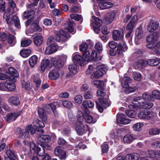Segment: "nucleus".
Listing matches in <instances>:
<instances>
[{"instance_id": "1", "label": "nucleus", "mask_w": 160, "mask_h": 160, "mask_svg": "<svg viewBox=\"0 0 160 160\" xmlns=\"http://www.w3.org/2000/svg\"><path fill=\"white\" fill-rule=\"evenodd\" d=\"M151 96L147 92H145L142 95V97L138 96L134 97L132 102V105H130L129 107L132 108L134 106L141 108L150 109L153 106L152 103L147 102L150 100Z\"/></svg>"}, {"instance_id": "2", "label": "nucleus", "mask_w": 160, "mask_h": 160, "mask_svg": "<svg viewBox=\"0 0 160 160\" xmlns=\"http://www.w3.org/2000/svg\"><path fill=\"white\" fill-rule=\"evenodd\" d=\"M12 13H11L9 10L7 11L4 13L3 18L7 22V24L11 25L14 23V25L17 28H21L20 21L18 17L16 15H14L10 19V15Z\"/></svg>"}, {"instance_id": "3", "label": "nucleus", "mask_w": 160, "mask_h": 160, "mask_svg": "<svg viewBox=\"0 0 160 160\" xmlns=\"http://www.w3.org/2000/svg\"><path fill=\"white\" fill-rule=\"evenodd\" d=\"M97 95L98 97V100L100 103L105 108L110 106V104L108 102L107 99L108 98V95L103 90H99L97 91Z\"/></svg>"}, {"instance_id": "4", "label": "nucleus", "mask_w": 160, "mask_h": 160, "mask_svg": "<svg viewBox=\"0 0 160 160\" xmlns=\"http://www.w3.org/2000/svg\"><path fill=\"white\" fill-rule=\"evenodd\" d=\"M67 56L66 55H61L58 59L55 58H51V62L56 68H61L64 65V62L67 59Z\"/></svg>"}, {"instance_id": "5", "label": "nucleus", "mask_w": 160, "mask_h": 160, "mask_svg": "<svg viewBox=\"0 0 160 160\" xmlns=\"http://www.w3.org/2000/svg\"><path fill=\"white\" fill-rule=\"evenodd\" d=\"M83 118L82 117H78V121L75 125V128L78 134L81 135L84 133V126L82 122Z\"/></svg>"}, {"instance_id": "6", "label": "nucleus", "mask_w": 160, "mask_h": 160, "mask_svg": "<svg viewBox=\"0 0 160 160\" xmlns=\"http://www.w3.org/2000/svg\"><path fill=\"white\" fill-rule=\"evenodd\" d=\"M69 34L64 32L63 30H60L59 33L56 34L54 39L58 42H64L67 40V38L69 37Z\"/></svg>"}, {"instance_id": "7", "label": "nucleus", "mask_w": 160, "mask_h": 160, "mask_svg": "<svg viewBox=\"0 0 160 160\" xmlns=\"http://www.w3.org/2000/svg\"><path fill=\"white\" fill-rule=\"evenodd\" d=\"M15 81L14 78H9V79L5 82V86L6 88L10 91H14L16 88L15 84L13 83Z\"/></svg>"}, {"instance_id": "8", "label": "nucleus", "mask_w": 160, "mask_h": 160, "mask_svg": "<svg viewBox=\"0 0 160 160\" xmlns=\"http://www.w3.org/2000/svg\"><path fill=\"white\" fill-rule=\"evenodd\" d=\"M117 122L118 123L127 124L130 123L131 120L126 118L124 114L121 113L117 115Z\"/></svg>"}, {"instance_id": "9", "label": "nucleus", "mask_w": 160, "mask_h": 160, "mask_svg": "<svg viewBox=\"0 0 160 160\" xmlns=\"http://www.w3.org/2000/svg\"><path fill=\"white\" fill-rule=\"evenodd\" d=\"M54 66L53 62H51V59L50 61L48 59H45L43 60L41 63L40 68L43 72H44L46 68H50L52 66Z\"/></svg>"}, {"instance_id": "10", "label": "nucleus", "mask_w": 160, "mask_h": 160, "mask_svg": "<svg viewBox=\"0 0 160 160\" xmlns=\"http://www.w3.org/2000/svg\"><path fill=\"white\" fill-rule=\"evenodd\" d=\"M54 154L61 160H65L66 158V153L65 151L62 150L60 147H57L54 150Z\"/></svg>"}, {"instance_id": "11", "label": "nucleus", "mask_w": 160, "mask_h": 160, "mask_svg": "<svg viewBox=\"0 0 160 160\" xmlns=\"http://www.w3.org/2000/svg\"><path fill=\"white\" fill-rule=\"evenodd\" d=\"M22 111L20 110L17 113H11L8 114L5 118V120L7 122H9L10 121H14L22 113Z\"/></svg>"}, {"instance_id": "12", "label": "nucleus", "mask_w": 160, "mask_h": 160, "mask_svg": "<svg viewBox=\"0 0 160 160\" xmlns=\"http://www.w3.org/2000/svg\"><path fill=\"white\" fill-rule=\"evenodd\" d=\"M33 41L34 44L36 46H39L42 45L43 42L42 36L39 33L33 35Z\"/></svg>"}, {"instance_id": "13", "label": "nucleus", "mask_w": 160, "mask_h": 160, "mask_svg": "<svg viewBox=\"0 0 160 160\" xmlns=\"http://www.w3.org/2000/svg\"><path fill=\"white\" fill-rule=\"evenodd\" d=\"M58 46L55 44H51L46 48L45 51L46 54L49 55L55 52L58 49Z\"/></svg>"}, {"instance_id": "14", "label": "nucleus", "mask_w": 160, "mask_h": 160, "mask_svg": "<svg viewBox=\"0 0 160 160\" xmlns=\"http://www.w3.org/2000/svg\"><path fill=\"white\" fill-rule=\"evenodd\" d=\"M97 1L99 3V7L101 9L109 8L112 6V3L106 1V0H104L103 1L97 0Z\"/></svg>"}, {"instance_id": "15", "label": "nucleus", "mask_w": 160, "mask_h": 160, "mask_svg": "<svg viewBox=\"0 0 160 160\" xmlns=\"http://www.w3.org/2000/svg\"><path fill=\"white\" fill-rule=\"evenodd\" d=\"M93 102L90 100L83 101L82 104V108L85 112L88 111V108H92L94 106Z\"/></svg>"}, {"instance_id": "16", "label": "nucleus", "mask_w": 160, "mask_h": 160, "mask_svg": "<svg viewBox=\"0 0 160 160\" xmlns=\"http://www.w3.org/2000/svg\"><path fill=\"white\" fill-rule=\"evenodd\" d=\"M122 31L121 29L120 30H114L113 32L112 38L115 40H122L123 37Z\"/></svg>"}, {"instance_id": "17", "label": "nucleus", "mask_w": 160, "mask_h": 160, "mask_svg": "<svg viewBox=\"0 0 160 160\" xmlns=\"http://www.w3.org/2000/svg\"><path fill=\"white\" fill-rule=\"evenodd\" d=\"M142 29V27L140 26L136 30V38L135 39V41L136 43L137 42L138 40H141L144 37Z\"/></svg>"}, {"instance_id": "18", "label": "nucleus", "mask_w": 160, "mask_h": 160, "mask_svg": "<svg viewBox=\"0 0 160 160\" xmlns=\"http://www.w3.org/2000/svg\"><path fill=\"white\" fill-rule=\"evenodd\" d=\"M87 58L83 56L82 58L81 56L78 54H76L73 56V60L74 63L76 64H79L80 65L82 64L83 62L87 60Z\"/></svg>"}, {"instance_id": "19", "label": "nucleus", "mask_w": 160, "mask_h": 160, "mask_svg": "<svg viewBox=\"0 0 160 160\" xmlns=\"http://www.w3.org/2000/svg\"><path fill=\"white\" fill-rule=\"evenodd\" d=\"M88 47V45L85 43L80 45L79 46L80 50L81 52L83 53V56L85 57V58L89 57V52L87 50Z\"/></svg>"}, {"instance_id": "20", "label": "nucleus", "mask_w": 160, "mask_h": 160, "mask_svg": "<svg viewBox=\"0 0 160 160\" xmlns=\"http://www.w3.org/2000/svg\"><path fill=\"white\" fill-rule=\"evenodd\" d=\"M59 73L57 70H51L49 73L48 77L51 80H56L59 78Z\"/></svg>"}, {"instance_id": "21", "label": "nucleus", "mask_w": 160, "mask_h": 160, "mask_svg": "<svg viewBox=\"0 0 160 160\" xmlns=\"http://www.w3.org/2000/svg\"><path fill=\"white\" fill-rule=\"evenodd\" d=\"M118 48L116 52L118 54L122 53V52H125L127 50L128 48L125 43L123 42L120 43L118 44Z\"/></svg>"}, {"instance_id": "22", "label": "nucleus", "mask_w": 160, "mask_h": 160, "mask_svg": "<svg viewBox=\"0 0 160 160\" xmlns=\"http://www.w3.org/2000/svg\"><path fill=\"white\" fill-rule=\"evenodd\" d=\"M85 112L86 113H84L83 114V116L82 117H83V118H84L86 122L88 123H95L96 122V121L94 120L92 117L88 114L89 112L88 111H86Z\"/></svg>"}, {"instance_id": "23", "label": "nucleus", "mask_w": 160, "mask_h": 160, "mask_svg": "<svg viewBox=\"0 0 160 160\" xmlns=\"http://www.w3.org/2000/svg\"><path fill=\"white\" fill-rule=\"evenodd\" d=\"M148 64L150 66H153L158 65L160 63V59L154 58L147 60Z\"/></svg>"}, {"instance_id": "24", "label": "nucleus", "mask_w": 160, "mask_h": 160, "mask_svg": "<svg viewBox=\"0 0 160 160\" xmlns=\"http://www.w3.org/2000/svg\"><path fill=\"white\" fill-rule=\"evenodd\" d=\"M158 23L155 22H152L148 26L147 28V31L149 32H152L156 30L158 27Z\"/></svg>"}, {"instance_id": "25", "label": "nucleus", "mask_w": 160, "mask_h": 160, "mask_svg": "<svg viewBox=\"0 0 160 160\" xmlns=\"http://www.w3.org/2000/svg\"><path fill=\"white\" fill-rule=\"evenodd\" d=\"M132 82L131 79L128 77L124 75L122 80V85L124 88H127L129 86V84Z\"/></svg>"}, {"instance_id": "26", "label": "nucleus", "mask_w": 160, "mask_h": 160, "mask_svg": "<svg viewBox=\"0 0 160 160\" xmlns=\"http://www.w3.org/2000/svg\"><path fill=\"white\" fill-rule=\"evenodd\" d=\"M7 73L11 76V77L9 78H18L19 76V74L17 71L12 67L8 68Z\"/></svg>"}, {"instance_id": "27", "label": "nucleus", "mask_w": 160, "mask_h": 160, "mask_svg": "<svg viewBox=\"0 0 160 160\" xmlns=\"http://www.w3.org/2000/svg\"><path fill=\"white\" fill-rule=\"evenodd\" d=\"M8 101L9 103L15 106H17L20 104L19 98L16 96H12L8 98Z\"/></svg>"}, {"instance_id": "28", "label": "nucleus", "mask_w": 160, "mask_h": 160, "mask_svg": "<svg viewBox=\"0 0 160 160\" xmlns=\"http://www.w3.org/2000/svg\"><path fill=\"white\" fill-rule=\"evenodd\" d=\"M157 33L154 32L148 35L146 38V40L148 42H155V41L157 40Z\"/></svg>"}, {"instance_id": "29", "label": "nucleus", "mask_w": 160, "mask_h": 160, "mask_svg": "<svg viewBox=\"0 0 160 160\" xmlns=\"http://www.w3.org/2000/svg\"><path fill=\"white\" fill-rule=\"evenodd\" d=\"M40 118L43 121H45L47 119V115L42 108H40L38 110Z\"/></svg>"}, {"instance_id": "30", "label": "nucleus", "mask_w": 160, "mask_h": 160, "mask_svg": "<svg viewBox=\"0 0 160 160\" xmlns=\"http://www.w3.org/2000/svg\"><path fill=\"white\" fill-rule=\"evenodd\" d=\"M92 18L94 20L92 23L93 27H100L102 25V22L101 19L94 16H92Z\"/></svg>"}, {"instance_id": "31", "label": "nucleus", "mask_w": 160, "mask_h": 160, "mask_svg": "<svg viewBox=\"0 0 160 160\" xmlns=\"http://www.w3.org/2000/svg\"><path fill=\"white\" fill-rule=\"evenodd\" d=\"M38 140L41 143L49 142L51 140L50 136L48 135H42L38 138Z\"/></svg>"}, {"instance_id": "32", "label": "nucleus", "mask_w": 160, "mask_h": 160, "mask_svg": "<svg viewBox=\"0 0 160 160\" xmlns=\"http://www.w3.org/2000/svg\"><path fill=\"white\" fill-rule=\"evenodd\" d=\"M38 60V58L36 55H33L29 59V64L32 68L36 65Z\"/></svg>"}, {"instance_id": "33", "label": "nucleus", "mask_w": 160, "mask_h": 160, "mask_svg": "<svg viewBox=\"0 0 160 160\" xmlns=\"http://www.w3.org/2000/svg\"><path fill=\"white\" fill-rule=\"evenodd\" d=\"M130 110H127L126 111V113L128 117H131V118H134L135 116V113L134 112V111H135V109H140L141 108H137L136 107H134L132 108H130L128 106Z\"/></svg>"}, {"instance_id": "34", "label": "nucleus", "mask_w": 160, "mask_h": 160, "mask_svg": "<svg viewBox=\"0 0 160 160\" xmlns=\"http://www.w3.org/2000/svg\"><path fill=\"white\" fill-rule=\"evenodd\" d=\"M8 10H9L11 13H13L14 12V9L16 8V5L13 0H9L8 2Z\"/></svg>"}, {"instance_id": "35", "label": "nucleus", "mask_w": 160, "mask_h": 160, "mask_svg": "<svg viewBox=\"0 0 160 160\" xmlns=\"http://www.w3.org/2000/svg\"><path fill=\"white\" fill-rule=\"evenodd\" d=\"M104 73V72L98 70L94 72L91 75V77L92 79L99 78L103 76Z\"/></svg>"}, {"instance_id": "36", "label": "nucleus", "mask_w": 160, "mask_h": 160, "mask_svg": "<svg viewBox=\"0 0 160 160\" xmlns=\"http://www.w3.org/2000/svg\"><path fill=\"white\" fill-rule=\"evenodd\" d=\"M32 78L35 84L36 87L37 88L39 87L41 85V81L39 75L37 74L33 75L32 77Z\"/></svg>"}, {"instance_id": "37", "label": "nucleus", "mask_w": 160, "mask_h": 160, "mask_svg": "<svg viewBox=\"0 0 160 160\" xmlns=\"http://www.w3.org/2000/svg\"><path fill=\"white\" fill-rule=\"evenodd\" d=\"M148 64L147 61L144 60H140L134 64V66L135 68H143Z\"/></svg>"}, {"instance_id": "38", "label": "nucleus", "mask_w": 160, "mask_h": 160, "mask_svg": "<svg viewBox=\"0 0 160 160\" xmlns=\"http://www.w3.org/2000/svg\"><path fill=\"white\" fill-rule=\"evenodd\" d=\"M135 139V138L133 136L130 134H127L123 138V141L127 143H130L134 140Z\"/></svg>"}, {"instance_id": "39", "label": "nucleus", "mask_w": 160, "mask_h": 160, "mask_svg": "<svg viewBox=\"0 0 160 160\" xmlns=\"http://www.w3.org/2000/svg\"><path fill=\"white\" fill-rule=\"evenodd\" d=\"M75 26L73 22L71 20H69L68 25L66 27V29L70 32H72L74 31V27Z\"/></svg>"}, {"instance_id": "40", "label": "nucleus", "mask_w": 160, "mask_h": 160, "mask_svg": "<svg viewBox=\"0 0 160 160\" xmlns=\"http://www.w3.org/2000/svg\"><path fill=\"white\" fill-rule=\"evenodd\" d=\"M68 69L71 74H75L77 72V68L76 64H72L69 65Z\"/></svg>"}, {"instance_id": "41", "label": "nucleus", "mask_w": 160, "mask_h": 160, "mask_svg": "<svg viewBox=\"0 0 160 160\" xmlns=\"http://www.w3.org/2000/svg\"><path fill=\"white\" fill-rule=\"evenodd\" d=\"M31 50L30 49H22L20 52L21 56L23 58L28 57L31 53Z\"/></svg>"}, {"instance_id": "42", "label": "nucleus", "mask_w": 160, "mask_h": 160, "mask_svg": "<svg viewBox=\"0 0 160 160\" xmlns=\"http://www.w3.org/2000/svg\"><path fill=\"white\" fill-rule=\"evenodd\" d=\"M35 12L33 10H28L24 12L23 16L25 18H31L34 16Z\"/></svg>"}, {"instance_id": "43", "label": "nucleus", "mask_w": 160, "mask_h": 160, "mask_svg": "<svg viewBox=\"0 0 160 160\" xmlns=\"http://www.w3.org/2000/svg\"><path fill=\"white\" fill-rule=\"evenodd\" d=\"M156 115V113L151 110H147L145 119L149 120L152 118Z\"/></svg>"}, {"instance_id": "44", "label": "nucleus", "mask_w": 160, "mask_h": 160, "mask_svg": "<svg viewBox=\"0 0 160 160\" xmlns=\"http://www.w3.org/2000/svg\"><path fill=\"white\" fill-rule=\"evenodd\" d=\"M32 42V40L30 39L23 40L21 41V45L22 47H26L30 45Z\"/></svg>"}, {"instance_id": "45", "label": "nucleus", "mask_w": 160, "mask_h": 160, "mask_svg": "<svg viewBox=\"0 0 160 160\" xmlns=\"http://www.w3.org/2000/svg\"><path fill=\"white\" fill-rule=\"evenodd\" d=\"M92 85L97 87L98 88H102L104 84L103 81L99 80L93 81L92 82Z\"/></svg>"}, {"instance_id": "46", "label": "nucleus", "mask_w": 160, "mask_h": 160, "mask_svg": "<svg viewBox=\"0 0 160 160\" xmlns=\"http://www.w3.org/2000/svg\"><path fill=\"white\" fill-rule=\"evenodd\" d=\"M154 52L156 54H160V41L157 43H155L154 47Z\"/></svg>"}, {"instance_id": "47", "label": "nucleus", "mask_w": 160, "mask_h": 160, "mask_svg": "<svg viewBox=\"0 0 160 160\" xmlns=\"http://www.w3.org/2000/svg\"><path fill=\"white\" fill-rule=\"evenodd\" d=\"M143 126L142 123H137L135 124L133 127V130L136 131H140L141 130V128Z\"/></svg>"}, {"instance_id": "48", "label": "nucleus", "mask_w": 160, "mask_h": 160, "mask_svg": "<svg viewBox=\"0 0 160 160\" xmlns=\"http://www.w3.org/2000/svg\"><path fill=\"white\" fill-rule=\"evenodd\" d=\"M132 77L135 80L137 81H140L142 78L141 74L136 72H134L133 73Z\"/></svg>"}, {"instance_id": "49", "label": "nucleus", "mask_w": 160, "mask_h": 160, "mask_svg": "<svg viewBox=\"0 0 160 160\" xmlns=\"http://www.w3.org/2000/svg\"><path fill=\"white\" fill-rule=\"evenodd\" d=\"M152 97L157 99L160 100V92L155 90L153 91L152 92Z\"/></svg>"}, {"instance_id": "50", "label": "nucleus", "mask_w": 160, "mask_h": 160, "mask_svg": "<svg viewBox=\"0 0 160 160\" xmlns=\"http://www.w3.org/2000/svg\"><path fill=\"white\" fill-rule=\"evenodd\" d=\"M22 87L25 90L29 91L31 89L29 83L28 82H26L23 81L22 82Z\"/></svg>"}, {"instance_id": "51", "label": "nucleus", "mask_w": 160, "mask_h": 160, "mask_svg": "<svg viewBox=\"0 0 160 160\" xmlns=\"http://www.w3.org/2000/svg\"><path fill=\"white\" fill-rule=\"evenodd\" d=\"M97 53L95 51H93L91 56H89V57H88L87 59V60H88L91 58V59L93 60H95L97 59Z\"/></svg>"}, {"instance_id": "52", "label": "nucleus", "mask_w": 160, "mask_h": 160, "mask_svg": "<svg viewBox=\"0 0 160 160\" xmlns=\"http://www.w3.org/2000/svg\"><path fill=\"white\" fill-rule=\"evenodd\" d=\"M160 133V129L155 128L150 129L149 131V134L151 135H155Z\"/></svg>"}, {"instance_id": "53", "label": "nucleus", "mask_w": 160, "mask_h": 160, "mask_svg": "<svg viewBox=\"0 0 160 160\" xmlns=\"http://www.w3.org/2000/svg\"><path fill=\"white\" fill-rule=\"evenodd\" d=\"M6 153L7 156L10 159H13L14 157H15V154L11 150L7 149Z\"/></svg>"}, {"instance_id": "54", "label": "nucleus", "mask_w": 160, "mask_h": 160, "mask_svg": "<svg viewBox=\"0 0 160 160\" xmlns=\"http://www.w3.org/2000/svg\"><path fill=\"white\" fill-rule=\"evenodd\" d=\"M146 112L147 110H143L140 111L138 114L139 118L141 119H145Z\"/></svg>"}, {"instance_id": "55", "label": "nucleus", "mask_w": 160, "mask_h": 160, "mask_svg": "<svg viewBox=\"0 0 160 160\" xmlns=\"http://www.w3.org/2000/svg\"><path fill=\"white\" fill-rule=\"evenodd\" d=\"M35 152L37 153L38 156H42L44 155L45 150L43 147H42V149L39 147L37 149Z\"/></svg>"}, {"instance_id": "56", "label": "nucleus", "mask_w": 160, "mask_h": 160, "mask_svg": "<svg viewBox=\"0 0 160 160\" xmlns=\"http://www.w3.org/2000/svg\"><path fill=\"white\" fill-rule=\"evenodd\" d=\"M118 44L114 41H110L108 43L109 47L111 49H114L118 46Z\"/></svg>"}, {"instance_id": "57", "label": "nucleus", "mask_w": 160, "mask_h": 160, "mask_svg": "<svg viewBox=\"0 0 160 160\" xmlns=\"http://www.w3.org/2000/svg\"><path fill=\"white\" fill-rule=\"evenodd\" d=\"M96 68L99 70L101 71L102 72L106 73L108 69L107 66L104 65H101L97 66Z\"/></svg>"}, {"instance_id": "58", "label": "nucleus", "mask_w": 160, "mask_h": 160, "mask_svg": "<svg viewBox=\"0 0 160 160\" xmlns=\"http://www.w3.org/2000/svg\"><path fill=\"white\" fill-rule=\"evenodd\" d=\"M33 24L34 26L33 29L34 31L38 32H40L41 31L42 29L38 25V21H35V22Z\"/></svg>"}, {"instance_id": "59", "label": "nucleus", "mask_w": 160, "mask_h": 160, "mask_svg": "<svg viewBox=\"0 0 160 160\" xmlns=\"http://www.w3.org/2000/svg\"><path fill=\"white\" fill-rule=\"evenodd\" d=\"M135 26L136 25L130 21L127 25L126 27V30L132 31L133 28L135 27Z\"/></svg>"}, {"instance_id": "60", "label": "nucleus", "mask_w": 160, "mask_h": 160, "mask_svg": "<svg viewBox=\"0 0 160 160\" xmlns=\"http://www.w3.org/2000/svg\"><path fill=\"white\" fill-rule=\"evenodd\" d=\"M148 154L149 157L151 158H157L156 151L153 150H149L148 152Z\"/></svg>"}, {"instance_id": "61", "label": "nucleus", "mask_w": 160, "mask_h": 160, "mask_svg": "<svg viewBox=\"0 0 160 160\" xmlns=\"http://www.w3.org/2000/svg\"><path fill=\"white\" fill-rule=\"evenodd\" d=\"M70 17L72 19H74L77 21H79L81 19L82 16L80 15L72 14L70 15Z\"/></svg>"}, {"instance_id": "62", "label": "nucleus", "mask_w": 160, "mask_h": 160, "mask_svg": "<svg viewBox=\"0 0 160 160\" xmlns=\"http://www.w3.org/2000/svg\"><path fill=\"white\" fill-rule=\"evenodd\" d=\"M84 97L86 99H90L93 97V94L91 92L88 91L84 93Z\"/></svg>"}, {"instance_id": "63", "label": "nucleus", "mask_w": 160, "mask_h": 160, "mask_svg": "<svg viewBox=\"0 0 160 160\" xmlns=\"http://www.w3.org/2000/svg\"><path fill=\"white\" fill-rule=\"evenodd\" d=\"M8 38L7 35L4 32H1L0 34V41H4L6 40Z\"/></svg>"}, {"instance_id": "64", "label": "nucleus", "mask_w": 160, "mask_h": 160, "mask_svg": "<svg viewBox=\"0 0 160 160\" xmlns=\"http://www.w3.org/2000/svg\"><path fill=\"white\" fill-rule=\"evenodd\" d=\"M62 105L66 108H70L72 106V103L69 101L65 100L62 102Z\"/></svg>"}]
</instances>
